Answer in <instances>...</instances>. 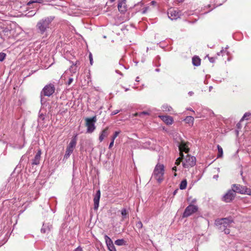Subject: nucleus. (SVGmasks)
Instances as JSON below:
<instances>
[{
	"label": "nucleus",
	"mask_w": 251,
	"mask_h": 251,
	"mask_svg": "<svg viewBox=\"0 0 251 251\" xmlns=\"http://www.w3.org/2000/svg\"><path fill=\"white\" fill-rule=\"evenodd\" d=\"M54 19V16H50L40 20L36 25L37 32L41 35L45 34L47 36V32L51 28Z\"/></svg>",
	"instance_id": "obj_1"
},
{
	"label": "nucleus",
	"mask_w": 251,
	"mask_h": 251,
	"mask_svg": "<svg viewBox=\"0 0 251 251\" xmlns=\"http://www.w3.org/2000/svg\"><path fill=\"white\" fill-rule=\"evenodd\" d=\"M216 225L219 226V228L221 231H224L225 233L228 234L230 233L229 227L233 223L231 218H223L216 221Z\"/></svg>",
	"instance_id": "obj_2"
},
{
	"label": "nucleus",
	"mask_w": 251,
	"mask_h": 251,
	"mask_svg": "<svg viewBox=\"0 0 251 251\" xmlns=\"http://www.w3.org/2000/svg\"><path fill=\"white\" fill-rule=\"evenodd\" d=\"M165 167L163 164L157 163L153 170L152 178H154L158 183H161L164 179Z\"/></svg>",
	"instance_id": "obj_3"
},
{
	"label": "nucleus",
	"mask_w": 251,
	"mask_h": 251,
	"mask_svg": "<svg viewBox=\"0 0 251 251\" xmlns=\"http://www.w3.org/2000/svg\"><path fill=\"white\" fill-rule=\"evenodd\" d=\"M77 136V134H76L74 137H73L70 143L67 146L63 160L67 159L73 153L74 149L76 145Z\"/></svg>",
	"instance_id": "obj_4"
},
{
	"label": "nucleus",
	"mask_w": 251,
	"mask_h": 251,
	"mask_svg": "<svg viewBox=\"0 0 251 251\" xmlns=\"http://www.w3.org/2000/svg\"><path fill=\"white\" fill-rule=\"evenodd\" d=\"M196 164V158L187 154L185 157L183 156L182 165L185 168H189Z\"/></svg>",
	"instance_id": "obj_5"
},
{
	"label": "nucleus",
	"mask_w": 251,
	"mask_h": 251,
	"mask_svg": "<svg viewBox=\"0 0 251 251\" xmlns=\"http://www.w3.org/2000/svg\"><path fill=\"white\" fill-rule=\"evenodd\" d=\"M86 126L87 127V132L88 133L93 132L96 128L95 126V123L97 121L96 116H95L91 118H86Z\"/></svg>",
	"instance_id": "obj_6"
},
{
	"label": "nucleus",
	"mask_w": 251,
	"mask_h": 251,
	"mask_svg": "<svg viewBox=\"0 0 251 251\" xmlns=\"http://www.w3.org/2000/svg\"><path fill=\"white\" fill-rule=\"evenodd\" d=\"M55 91V87L53 84L50 83L46 85L41 92V97L43 96L50 97ZM42 99L41 98V100Z\"/></svg>",
	"instance_id": "obj_7"
},
{
	"label": "nucleus",
	"mask_w": 251,
	"mask_h": 251,
	"mask_svg": "<svg viewBox=\"0 0 251 251\" xmlns=\"http://www.w3.org/2000/svg\"><path fill=\"white\" fill-rule=\"evenodd\" d=\"M234 193H238L242 194L251 195V190L240 184H234L233 187Z\"/></svg>",
	"instance_id": "obj_8"
},
{
	"label": "nucleus",
	"mask_w": 251,
	"mask_h": 251,
	"mask_svg": "<svg viewBox=\"0 0 251 251\" xmlns=\"http://www.w3.org/2000/svg\"><path fill=\"white\" fill-rule=\"evenodd\" d=\"M198 209L197 206L190 204L185 209L182 217L183 218L188 217L191 215L192 214L196 212Z\"/></svg>",
	"instance_id": "obj_9"
},
{
	"label": "nucleus",
	"mask_w": 251,
	"mask_h": 251,
	"mask_svg": "<svg viewBox=\"0 0 251 251\" xmlns=\"http://www.w3.org/2000/svg\"><path fill=\"white\" fill-rule=\"evenodd\" d=\"M235 196V193H234V191H233V189L229 190L224 195L222 200L226 202H229L234 199Z\"/></svg>",
	"instance_id": "obj_10"
},
{
	"label": "nucleus",
	"mask_w": 251,
	"mask_h": 251,
	"mask_svg": "<svg viewBox=\"0 0 251 251\" xmlns=\"http://www.w3.org/2000/svg\"><path fill=\"white\" fill-rule=\"evenodd\" d=\"M168 15L172 20H176L179 18L181 15L180 12L174 9H170L168 12Z\"/></svg>",
	"instance_id": "obj_11"
},
{
	"label": "nucleus",
	"mask_w": 251,
	"mask_h": 251,
	"mask_svg": "<svg viewBox=\"0 0 251 251\" xmlns=\"http://www.w3.org/2000/svg\"><path fill=\"white\" fill-rule=\"evenodd\" d=\"M118 10L121 13H125L127 11V5L126 0H119L118 4Z\"/></svg>",
	"instance_id": "obj_12"
},
{
	"label": "nucleus",
	"mask_w": 251,
	"mask_h": 251,
	"mask_svg": "<svg viewBox=\"0 0 251 251\" xmlns=\"http://www.w3.org/2000/svg\"><path fill=\"white\" fill-rule=\"evenodd\" d=\"M104 237L108 250L110 251H116V249L111 238L106 235H105Z\"/></svg>",
	"instance_id": "obj_13"
},
{
	"label": "nucleus",
	"mask_w": 251,
	"mask_h": 251,
	"mask_svg": "<svg viewBox=\"0 0 251 251\" xmlns=\"http://www.w3.org/2000/svg\"><path fill=\"white\" fill-rule=\"evenodd\" d=\"M41 155V151L40 149L38 150L37 152L35 154L34 158L32 160V165H37L39 164Z\"/></svg>",
	"instance_id": "obj_14"
},
{
	"label": "nucleus",
	"mask_w": 251,
	"mask_h": 251,
	"mask_svg": "<svg viewBox=\"0 0 251 251\" xmlns=\"http://www.w3.org/2000/svg\"><path fill=\"white\" fill-rule=\"evenodd\" d=\"M100 190L97 191L95 196L94 198V209H98L99 205V201L100 199Z\"/></svg>",
	"instance_id": "obj_15"
},
{
	"label": "nucleus",
	"mask_w": 251,
	"mask_h": 251,
	"mask_svg": "<svg viewBox=\"0 0 251 251\" xmlns=\"http://www.w3.org/2000/svg\"><path fill=\"white\" fill-rule=\"evenodd\" d=\"M178 148L179 150L180 151V154L183 153L182 152L183 151L186 153H187L189 151V149L188 148L187 144L184 142H182L181 144H180L178 146Z\"/></svg>",
	"instance_id": "obj_16"
},
{
	"label": "nucleus",
	"mask_w": 251,
	"mask_h": 251,
	"mask_svg": "<svg viewBox=\"0 0 251 251\" xmlns=\"http://www.w3.org/2000/svg\"><path fill=\"white\" fill-rule=\"evenodd\" d=\"M160 117L167 125H172L173 124V119L172 117L169 116H161Z\"/></svg>",
	"instance_id": "obj_17"
},
{
	"label": "nucleus",
	"mask_w": 251,
	"mask_h": 251,
	"mask_svg": "<svg viewBox=\"0 0 251 251\" xmlns=\"http://www.w3.org/2000/svg\"><path fill=\"white\" fill-rule=\"evenodd\" d=\"M108 128L106 127L101 131V132L99 136V140L100 142H102L103 141V140L104 139V138L105 137H106L108 136Z\"/></svg>",
	"instance_id": "obj_18"
},
{
	"label": "nucleus",
	"mask_w": 251,
	"mask_h": 251,
	"mask_svg": "<svg viewBox=\"0 0 251 251\" xmlns=\"http://www.w3.org/2000/svg\"><path fill=\"white\" fill-rule=\"evenodd\" d=\"M184 121L187 124L193 125L194 121V119L192 116H187L184 119Z\"/></svg>",
	"instance_id": "obj_19"
},
{
	"label": "nucleus",
	"mask_w": 251,
	"mask_h": 251,
	"mask_svg": "<svg viewBox=\"0 0 251 251\" xmlns=\"http://www.w3.org/2000/svg\"><path fill=\"white\" fill-rule=\"evenodd\" d=\"M192 62L193 65L196 66H198L201 64V60L197 57H194L192 59Z\"/></svg>",
	"instance_id": "obj_20"
},
{
	"label": "nucleus",
	"mask_w": 251,
	"mask_h": 251,
	"mask_svg": "<svg viewBox=\"0 0 251 251\" xmlns=\"http://www.w3.org/2000/svg\"><path fill=\"white\" fill-rule=\"evenodd\" d=\"M187 185V182L186 179H183L179 184V188L181 190H184L186 189Z\"/></svg>",
	"instance_id": "obj_21"
},
{
	"label": "nucleus",
	"mask_w": 251,
	"mask_h": 251,
	"mask_svg": "<svg viewBox=\"0 0 251 251\" xmlns=\"http://www.w3.org/2000/svg\"><path fill=\"white\" fill-rule=\"evenodd\" d=\"M126 242L123 239H118L115 241V244L118 246L125 245H126Z\"/></svg>",
	"instance_id": "obj_22"
},
{
	"label": "nucleus",
	"mask_w": 251,
	"mask_h": 251,
	"mask_svg": "<svg viewBox=\"0 0 251 251\" xmlns=\"http://www.w3.org/2000/svg\"><path fill=\"white\" fill-rule=\"evenodd\" d=\"M50 230V228L49 226H47L45 225L44 224L42 228L41 229V231L42 233H48L49 231Z\"/></svg>",
	"instance_id": "obj_23"
},
{
	"label": "nucleus",
	"mask_w": 251,
	"mask_h": 251,
	"mask_svg": "<svg viewBox=\"0 0 251 251\" xmlns=\"http://www.w3.org/2000/svg\"><path fill=\"white\" fill-rule=\"evenodd\" d=\"M183 153H181L180 154V157H178L176 161L175 162V164L176 165H179L180 163L182 162V161H183Z\"/></svg>",
	"instance_id": "obj_24"
},
{
	"label": "nucleus",
	"mask_w": 251,
	"mask_h": 251,
	"mask_svg": "<svg viewBox=\"0 0 251 251\" xmlns=\"http://www.w3.org/2000/svg\"><path fill=\"white\" fill-rule=\"evenodd\" d=\"M217 148L218 151L217 157H222L223 154V149L220 145L217 146Z\"/></svg>",
	"instance_id": "obj_25"
},
{
	"label": "nucleus",
	"mask_w": 251,
	"mask_h": 251,
	"mask_svg": "<svg viewBox=\"0 0 251 251\" xmlns=\"http://www.w3.org/2000/svg\"><path fill=\"white\" fill-rule=\"evenodd\" d=\"M149 113L148 112L143 111L139 113H136L134 114V116H139L140 117H143L145 115H148Z\"/></svg>",
	"instance_id": "obj_26"
},
{
	"label": "nucleus",
	"mask_w": 251,
	"mask_h": 251,
	"mask_svg": "<svg viewBox=\"0 0 251 251\" xmlns=\"http://www.w3.org/2000/svg\"><path fill=\"white\" fill-rule=\"evenodd\" d=\"M69 71L71 74H75L77 71L76 66L75 65H72L69 69Z\"/></svg>",
	"instance_id": "obj_27"
},
{
	"label": "nucleus",
	"mask_w": 251,
	"mask_h": 251,
	"mask_svg": "<svg viewBox=\"0 0 251 251\" xmlns=\"http://www.w3.org/2000/svg\"><path fill=\"white\" fill-rule=\"evenodd\" d=\"M121 214L122 215L123 219H125L127 216L128 212L126 210V209L124 208L121 210Z\"/></svg>",
	"instance_id": "obj_28"
},
{
	"label": "nucleus",
	"mask_w": 251,
	"mask_h": 251,
	"mask_svg": "<svg viewBox=\"0 0 251 251\" xmlns=\"http://www.w3.org/2000/svg\"><path fill=\"white\" fill-rule=\"evenodd\" d=\"M42 0H30L29 2H27V5L28 6H30L31 4L33 3H42L43 2Z\"/></svg>",
	"instance_id": "obj_29"
},
{
	"label": "nucleus",
	"mask_w": 251,
	"mask_h": 251,
	"mask_svg": "<svg viewBox=\"0 0 251 251\" xmlns=\"http://www.w3.org/2000/svg\"><path fill=\"white\" fill-rule=\"evenodd\" d=\"M162 110L165 111H170L172 109L171 107L164 105L162 107Z\"/></svg>",
	"instance_id": "obj_30"
},
{
	"label": "nucleus",
	"mask_w": 251,
	"mask_h": 251,
	"mask_svg": "<svg viewBox=\"0 0 251 251\" xmlns=\"http://www.w3.org/2000/svg\"><path fill=\"white\" fill-rule=\"evenodd\" d=\"M6 57V54L3 52H0V61H2L4 60Z\"/></svg>",
	"instance_id": "obj_31"
},
{
	"label": "nucleus",
	"mask_w": 251,
	"mask_h": 251,
	"mask_svg": "<svg viewBox=\"0 0 251 251\" xmlns=\"http://www.w3.org/2000/svg\"><path fill=\"white\" fill-rule=\"evenodd\" d=\"M120 133V131H115L114 133V135L112 137L111 140H113L114 141V140L115 138L118 136V135Z\"/></svg>",
	"instance_id": "obj_32"
},
{
	"label": "nucleus",
	"mask_w": 251,
	"mask_h": 251,
	"mask_svg": "<svg viewBox=\"0 0 251 251\" xmlns=\"http://www.w3.org/2000/svg\"><path fill=\"white\" fill-rule=\"evenodd\" d=\"M136 227L138 228H141L143 226L142 223L141 221H138L136 224Z\"/></svg>",
	"instance_id": "obj_33"
},
{
	"label": "nucleus",
	"mask_w": 251,
	"mask_h": 251,
	"mask_svg": "<svg viewBox=\"0 0 251 251\" xmlns=\"http://www.w3.org/2000/svg\"><path fill=\"white\" fill-rule=\"evenodd\" d=\"M251 114L250 113H246L243 117L242 118V119H241L240 121H242L244 120V119H245L247 116H250Z\"/></svg>",
	"instance_id": "obj_34"
},
{
	"label": "nucleus",
	"mask_w": 251,
	"mask_h": 251,
	"mask_svg": "<svg viewBox=\"0 0 251 251\" xmlns=\"http://www.w3.org/2000/svg\"><path fill=\"white\" fill-rule=\"evenodd\" d=\"M120 112V110H115L112 112L111 115H115L117 114H118Z\"/></svg>",
	"instance_id": "obj_35"
},
{
	"label": "nucleus",
	"mask_w": 251,
	"mask_h": 251,
	"mask_svg": "<svg viewBox=\"0 0 251 251\" xmlns=\"http://www.w3.org/2000/svg\"><path fill=\"white\" fill-rule=\"evenodd\" d=\"M89 59H90V64L91 65H92V64H93V58H92V54L91 53L89 54Z\"/></svg>",
	"instance_id": "obj_36"
},
{
	"label": "nucleus",
	"mask_w": 251,
	"mask_h": 251,
	"mask_svg": "<svg viewBox=\"0 0 251 251\" xmlns=\"http://www.w3.org/2000/svg\"><path fill=\"white\" fill-rule=\"evenodd\" d=\"M73 81V78H70L69 79V80H68V82H67L68 85H70L72 83Z\"/></svg>",
	"instance_id": "obj_37"
},
{
	"label": "nucleus",
	"mask_w": 251,
	"mask_h": 251,
	"mask_svg": "<svg viewBox=\"0 0 251 251\" xmlns=\"http://www.w3.org/2000/svg\"><path fill=\"white\" fill-rule=\"evenodd\" d=\"M114 141L113 140H111L109 145V149H111L114 145Z\"/></svg>",
	"instance_id": "obj_38"
},
{
	"label": "nucleus",
	"mask_w": 251,
	"mask_h": 251,
	"mask_svg": "<svg viewBox=\"0 0 251 251\" xmlns=\"http://www.w3.org/2000/svg\"><path fill=\"white\" fill-rule=\"evenodd\" d=\"M209 61L211 63H214L215 62V58L213 57H209Z\"/></svg>",
	"instance_id": "obj_39"
},
{
	"label": "nucleus",
	"mask_w": 251,
	"mask_h": 251,
	"mask_svg": "<svg viewBox=\"0 0 251 251\" xmlns=\"http://www.w3.org/2000/svg\"><path fill=\"white\" fill-rule=\"evenodd\" d=\"M148 9V7H146L144 8V9L143 10V11H142V14H145L147 11Z\"/></svg>",
	"instance_id": "obj_40"
},
{
	"label": "nucleus",
	"mask_w": 251,
	"mask_h": 251,
	"mask_svg": "<svg viewBox=\"0 0 251 251\" xmlns=\"http://www.w3.org/2000/svg\"><path fill=\"white\" fill-rule=\"evenodd\" d=\"M75 251H82V250L81 248L78 247L75 249Z\"/></svg>",
	"instance_id": "obj_41"
},
{
	"label": "nucleus",
	"mask_w": 251,
	"mask_h": 251,
	"mask_svg": "<svg viewBox=\"0 0 251 251\" xmlns=\"http://www.w3.org/2000/svg\"><path fill=\"white\" fill-rule=\"evenodd\" d=\"M172 170H173V171L176 172V166L172 168Z\"/></svg>",
	"instance_id": "obj_42"
},
{
	"label": "nucleus",
	"mask_w": 251,
	"mask_h": 251,
	"mask_svg": "<svg viewBox=\"0 0 251 251\" xmlns=\"http://www.w3.org/2000/svg\"><path fill=\"white\" fill-rule=\"evenodd\" d=\"M156 3V1H151V5H154Z\"/></svg>",
	"instance_id": "obj_43"
},
{
	"label": "nucleus",
	"mask_w": 251,
	"mask_h": 251,
	"mask_svg": "<svg viewBox=\"0 0 251 251\" xmlns=\"http://www.w3.org/2000/svg\"><path fill=\"white\" fill-rule=\"evenodd\" d=\"M218 177V175H214L213 176V178L217 179Z\"/></svg>",
	"instance_id": "obj_44"
},
{
	"label": "nucleus",
	"mask_w": 251,
	"mask_h": 251,
	"mask_svg": "<svg viewBox=\"0 0 251 251\" xmlns=\"http://www.w3.org/2000/svg\"><path fill=\"white\" fill-rule=\"evenodd\" d=\"M188 94L190 95V96H192L193 94V92H192V91H190L188 93Z\"/></svg>",
	"instance_id": "obj_45"
},
{
	"label": "nucleus",
	"mask_w": 251,
	"mask_h": 251,
	"mask_svg": "<svg viewBox=\"0 0 251 251\" xmlns=\"http://www.w3.org/2000/svg\"><path fill=\"white\" fill-rule=\"evenodd\" d=\"M40 118H42V120H43L44 119V115H42V114L40 115Z\"/></svg>",
	"instance_id": "obj_46"
},
{
	"label": "nucleus",
	"mask_w": 251,
	"mask_h": 251,
	"mask_svg": "<svg viewBox=\"0 0 251 251\" xmlns=\"http://www.w3.org/2000/svg\"><path fill=\"white\" fill-rule=\"evenodd\" d=\"M223 50H222L220 52L217 53L218 55H220L221 53L223 52Z\"/></svg>",
	"instance_id": "obj_47"
},
{
	"label": "nucleus",
	"mask_w": 251,
	"mask_h": 251,
	"mask_svg": "<svg viewBox=\"0 0 251 251\" xmlns=\"http://www.w3.org/2000/svg\"><path fill=\"white\" fill-rule=\"evenodd\" d=\"M177 191V190H176L174 192V195H175V194L176 193Z\"/></svg>",
	"instance_id": "obj_48"
},
{
	"label": "nucleus",
	"mask_w": 251,
	"mask_h": 251,
	"mask_svg": "<svg viewBox=\"0 0 251 251\" xmlns=\"http://www.w3.org/2000/svg\"><path fill=\"white\" fill-rule=\"evenodd\" d=\"M139 77H137L136 79V81H138Z\"/></svg>",
	"instance_id": "obj_49"
},
{
	"label": "nucleus",
	"mask_w": 251,
	"mask_h": 251,
	"mask_svg": "<svg viewBox=\"0 0 251 251\" xmlns=\"http://www.w3.org/2000/svg\"><path fill=\"white\" fill-rule=\"evenodd\" d=\"M115 0H109V1L111 2H113L115 1Z\"/></svg>",
	"instance_id": "obj_50"
},
{
	"label": "nucleus",
	"mask_w": 251,
	"mask_h": 251,
	"mask_svg": "<svg viewBox=\"0 0 251 251\" xmlns=\"http://www.w3.org/2000/svg\"><path fill=\"white\" fill-rule=\"evenodd\" d=\"M176 175H176V173H174V176H176Z\"/></svg>",
	"instance_id": "obj_51"
},
{
	"label": "nucleus",
	"mask_w": 251,
	"mask_h": 251,
	"mask_svg": "<svg viewBox=\"0 0 251 251\" xmlns=\"http://www.w3.org/2000/svg\"><path fill=\"white\" fill-rule=\"evenodd\" d=\"M177 1H178L179 2H182V0H178Z\"/></svg>",
	"instance_id": "obj_52"
},
{
	"label": "nucleus",
	"mask_w": 251,
	"mask_h": 251,
	"mask_svg": "<svg viewBox=\"0 0 251 251\" xmlns=\"http://www.w3.org/2000/svg\"><path fill=\"white\" fill-rule=\"evenodd\" d=\"M211 88H212V87H209L210 90L211 89Z\"/></svg>",
	"instance_id": "obj_53"
}]
</instances>
